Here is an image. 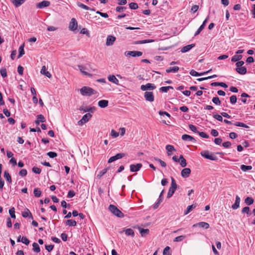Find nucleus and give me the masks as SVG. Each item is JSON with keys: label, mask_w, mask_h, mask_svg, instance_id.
Instances as JSON below:
<instances>
[{"label": "nucleus", "mask_w": 255, "mask_h": 255, "mask_svg": "<svg viewBox=\"0 0 255 255\" xmlns=\"http://www.w3.org/2000/svg\"><path fill=\"white\" fill-rule=\"evenodd\" d=\"M30 214V212L28 209H25V210L22 213V216L24 218L28 217Z\"/></svg>", "instance_id": "c03bdc74"}, {"label": "nucleus", "mask_w": 255, "mask_h": 255, "mask_svg": "<svg viewBox=\"0 0 255 255\" xmlns=\"http://www.w3.org/2000/svg\"><path fill=\"white\" fill-rule=\"evenodd\" d=\"M240 201H241V199H240V197L238 195H236L235 202L232 206V208L233 209L236 210L239 207Z\"/></svg>", "instance_id": "2eb2a0df"}, {"label": "nucleus", "mask_w": 255, "mask_h": 255, "mask_svg": "<svg viewBox=\"0 0 255 255\" xmlns=\"http://www.w3.org/2000/svg\"><path fill=\"white\" fill-rule=\"evenodd\" d=\"M156 88V86L153 84L151 83H147V84L144 85H142L140 87V89L142 91H146V90H153Z\"/></svg>", "instance_id": "6e6552de"}, {"label": "nucleus", "mask_w": 255, "mask_h": 255, "mask_svg": "<svg viewBox=\"0 0 255 255\" xmlns=\"http://www.w3.org/2000/svg\"><path fill=\"white\" fill-rule=\"evenodd\" d=\"M198 226L201 228H204L205 229H207L209 228L210 225L207 223L201 222L198 223Z\"/></svg>", "instance_id": "c756f323"}, {"label": "nucleus", "mask_w": 255, "mask_h": 255, "mask_svg": "<svg viewBox=\"0 0 255 255\" xmlns=\"http://www.w3.org/2000/svg\"><path fill=\"white\" fill-rule=\"evenodd\" d=\"M205 27H204L203 25H201L199 28L198 29V30H197V31L195 32V34H194V36H197V35H198L201 31Z\"/></svg>", "instance_id": "69168bd1"}, {"label": "nucleus", "mask_w": 255, "mask_h": 255, "mask_svg": "<svg viewBox=\"0 0 255 255\" xmlns=\"http://www.w3.org/2000/svg\"><path fill=\"white\" fill-rule=\"evenodd\" d=\"M125 55L126 56L139 57L142 55V53L137 51H126Z\"/></svg>", "instance_id": "423d86ee"}, {"label": "nucleus", "mask_w": 255, "mask_h": 255, "mask_svg": "<svg viewBox=\"0 0 255 255\" xmlns=\"http://www.w3.org/2000/svg\"><path fill=\"white\" fill-rule=\"evenodd\" d=\"M213 117L215 119L219 121L222 122L223 120L222 115H218V114H214L213 115Z\"/></svg>", "instance_id": "052dcab7"}, {"label": "nucleus", "mask_w": 255, "mask_h": 255, "mask_svg": "<svg viewBox=\"0 0 255 255\" xmlns=\"http://www.w3.org/2000/svg\"><path fill=\"white\" fill-rule=\"evenodd\" d=\"M198 134L201 137H203V138H209V136L206 134L205 132H198Z\"/></svg>", "instance_id": "0e129e2a"}, {"label": "nucleus", "mask_w": 255, "mask_h": 255, "mask_svg": "<svg viewBox=\"0 0 255 255\" xmlns=\"http://www.w3.org/2000/svg\"><path fill=\"white\" fill-rule=\"evenodd\" d=\"M186 238V236L184 235H181L178 237H176L173 240V241L174 242H180L182 241L184 239Z\"/></svg>", "instance_id": "58836bf2"}, {"label": "nucleus", "mask_w": 255, "mask_h": 255, "mask_svg": "<svg viewBox=\"0 0 255 255\" xmlns=\"http://www.w3.org/2000/svg\"><path fill=\"white\" fill-rule=\"evenodd\" d=\"M21 241L22 243L26 245H29L30 243L29 240L26 237H22L21 238Z\"/></svg>", "instance_id": "5fc2aeb1"}, {"label": "nucleus", "mask_w": 255, "mask_h": 255, "mask_svg": "<svg viewBox=\"0 0 255 255\" xmlns=\"http://www.w3.org/2000/svg\"><path fill=\"white\" fill-rule=\"evenodd\" d=\"M129 7L131 9H136L138 8V4L135 2H130L129 3Z\"/></svg>", "instance_id": "09e8293b"}, {"label": "nucleus", "mask_w": 255, "mask_h": 255, "mask_svg": "<svg viewBox=\"0 0 255 255\" xmlns=\"http://www.w3.org/2000/svg\"><path fill=\"white\" fill-rule=\"evenodd\" d=\"M125 156V154L124 153H119L117 154L116 155L112 156L109 158L108 160V163H110L114 161H115L116 160L122 158Z\"/></svg>", "instance_id": "0eeeda50"}, {"label": "nucleus", "mask_w": 255, "mask_h": 255, "mask_svg": "<svg viewBox=\"0 0 255 255\" xmlns=\"http://www.w3.org/2000/svg\"><path fill=\"white\" fill-rule=\"evenodd\" d=\"M242 213H246L249 216L252 214V213L250 212V209L249 207H245L243 208L242 210Z\"/></svg>", "instance_id": "ea45409f"}, {"label": "nucleus", "mask_w": 255, "mask_h": 255, "mask_svg": "<svg viewBox=\"0 0 255 255\" xmlns=\"http://www.w3.org/2000/svg\"><path fill=\"white\" fill-rule=\"evenodd\" d=\"M32 170L34 173L36 174H40L41 171V170L37 167H33L32 168Z\"/></svg>", "instance_id": "680f3d73"}, {"label": "nucleus", "mask_w": 255, "mask_h": 255, "mask_svg": "<svg viewBox=\"0 0 255 255\" xmlns=\"http://www.w3.org/2000/svg\"><path fill=\"white\" fill-rule=\"evenodd\" d=\"M170 248L168 246L165 247L163 251V255H170L171 254L168 253V251L170 250Z\"/></svg>", "instance_id": "e2e57ef3"}, {"label": "nucleus", "mask_w": 255, "mask_h": 255, "mask_svg": "<svg viewBox=\"0 0 255 255\" xmlns=\"http://www.w3.org/2000/svg\"><path fill=\"white\" fill-rule=\"evenodd\" d=\"M243 56L242 55H234L231 59V61L233 62H237L240 60L242 58Z\"/></svg>", "instance_id": "7c9ffc66"}, {"label": "nucleus", "mask_w": 255, "mask_h": 255, "mask_svg": "<svg viewBox=\"0 0 255 255\" xmlns=\"http://www.w3.org/2000/svg\"><path fill=\"white\" fill-rule=\"evenodd\" d=\"M9 213L10 215L11 218H15V210L14 208H11L9 210Z\"/></svg>", "instance_id": "864d4df0"}, {"label": "nucleus", "mask_w": 255, "mask_h": 255, "mask_svg": "<svg viewBox=\"0 0 255 255\" xmlns=\"http://www.w3.org/2000/svg\"><path fill=\"white\" fill-rule=\"evenodd\" d=\"M77 5L79 7H81L82 8L85 9L86 10H89V9H90V8L89 7H88V6L85 5L83 3H80V2H78L77 3Z\"/></svg>", "instance_id": "de8ad7c7"}, {"label": "nucleus", "mask_w": 255, "mask_h": 255, "mask_svg": "<svg viewBox=\"0 0 255 255\" xmlns=\"http://www.w3.org/2000/svg\"><path fill=\"white\" fill-rule=\"evenodd\" d=\"M182 139L185 141H190L192 142H195L196 140L195 138L188 134H183L181 137Z\"/></svg>", "instance_id": "a211bd4d"}, {"label": "nucleus", "mask_w": 255, "mask_h": 255, "mask_svg": "<svg viewBox=\"0 0 255 255\" xmlns=\"http://www.w3.org/2000/svg\"><path fill=\"white\" fill-rule=\"evenodd\" d=\"M236 71L241 75H244L247 73V68L245 67H237Z\"/></svg>", "instance_id": "412c9836"}, {"label": "nucleus", "mask_w": 255, "mask_h": 255, "mask_svg": "<svg viewBox=\"0 0 255 255\" xmlns=\"http://www.w3.org/2000/svg\"><path fill=\"white\" fill-rule=\"evenodd\" d=\"M142 165L141 163H137L136 165L131 164L130 165V171L131 172H136L140 170L142 167Z\"/></svg>", "instance_id": "ddd939ff"}, {"label": "nucleus", "mask_w": 255, "mask_h": 255, "mask_svg": "<svg viewBox=\"0 0 255 255\" xmlns=\"http://www.w3.org/2000/svg\"><path fill=\"white\" fill-rule=\"evenodd\" d=\"M254 202V199L250 197H247L245 200V203L248 205H251V204H253Z\"/></svg>", "instance_id": "c9c22d12"}, {"label": "nucleus", "mask_w": 255, "mask_h": 255, "mask_svg": "<svg viewBox=\"0 0 255 255\" xmlns=\"http://www.w3.org/2000/svg\"><path fill=\"white\" fill-rule=\"evenodd\" d=\"M75 195V192L73 190H70L67 194L68 198H72L74 197Z\"/></svg>", "instance_id": "774afa93"}, {"label": "nucleus", "mask_w": 255, "mask_h": 255, "mask_svg": "<svg viewBox=\"0 0 255 255\" xmlns=\"http://www.w3.org/2000/svg\"><path fill=\"white\" fill-rule=\"evenodd\" d=\"M54 247V246L53 245L45 246L46 250H47L49 252H51L53 249Z\"/></svg>", "instance_id": "338daca9"}, {"label": "nucleus", "mask_w": 255, "mask_h": 255, "mask_svg": "<svg viewBox=\"0 0 255 255\" xmlns=\"http://www.w3.org/2000/svg\"><path fill=\"white\" fill-rule=\"evenodd\" d=\"M212 102L217 105H221V101L218 97H214L212 99Z\"/></svg>", "instance_id": "3c124183"}, {"label": "nucleus", "mask_w": 255, "mask_h": 255, "mask_svg": "<svg viewBox=\"0 0 255 255\" xmlns=\"http://www.w3.org/2000/svg\"><path fill=\"white\" fill-rule=\"evenodd\" d=\"M47 154L50 158H54L57 156V153L53 151H49L47 153Z\"/></svg>", "instance_id": "bf43d9fd"}, {"label": "nucleus", "mask_w": 255, "mask_h": 255, "mask_svg": "<svg viewBox=\"0 0 255 255\" xmlns=\"http://www.w3.org/2000/svg\"><path fill=\"white\" fill-rule=\"evenodd\" d=\"M111 135L113 138H116V137H117L119 135V133L117 132L114 129H112L111 132Z\"/></svg>", "instance_id": "6e6d98bb"}, {"label": "nucleus", "mask_w": 255, "mask_h": 255, "mask_svg": "<svg viewBox=\"0 0 255 255\" xmlns=\"http://www.w3.org/2000/svg\"><path fill=\"white\" fill-rule=\"evenodd\" d=\"M201 155L204 158L211 160H217V157L213 153L210 152L208 150H203L200 152Z\"/></svg>", "instance_id": "20e7f679"}, {"label": "nucleus", "mask_w": 255, "mask_h": 255, "mask_svg": "<svg viewBox=\"0 0 255 255\" xmlns=\"http://www.w3.org/2000/svg\"><path fill=\"white\" fill-rule=\"evenodd\" d=\"M33 250L36 253H39L40 251V249L39 245L36 243H34L32 244Z\"/></svg>", "instance_id": "e433bc0d"}, {"label": "nucleus", "mask_w": 255, "mask_h": 255, "mask_svg": "<svg viewBox=\"0 0 255 255\" xmlns=\"http://www.w3.org/2000/svg\"><path fill=\"white\" fill-rule=\"evenodd\" d=\"M78 26L77 22L75 18H72L69 23V28L71 30H75L77 29Z\"/></svg>", "instance_id": "9d476101"}, {"label": "nucleus", "mask_w": 255, "mask_h": 255, "mask_svg": "<svg viewBox=\"0 0 255 255\" xmlns=\"http://www.w3.org/2000/svg\"><path fill=\"white\" fill-rule=\"evenodd\" d=\"M190 74L193 76H198L203 75L204 73H199L198 72H196L194 70H191L190 72Z\"/></svg>", "instance_id": "37998d69"}, {"label": "nucleus", "mask_w": 255, "mask_h": 255, "mask_svg": "<svg viewBox=\"0 0 255 255\" xmlns=\"http://www.w3.org/2000/svg\"><path fill=\"white\" fill-rule=\"evenodd\" d=\"M24 44L21 45L19 48V54L18 56V58H20L24 54Z\"/></svg>", "instance_id": "473e14b6"}, {"label": "nucleus", "mask_w": 255, "mask_h": 255, "mask_svg": "<svg viewBox=\"0 0 255 255\" xmlns=\"http://www.w3.org/2000/svg\"><path fill=\"white\" fill-rule=\"evenodd\" d=\"M26 0H12L11 2L15 7H18L22 5Z\"/></svg>", "instance_id": "f3484780"}, {"label": "nucleus", "mask_w": 255, "mask_h": 255, "mask_svg": "<svg viewBox=\"0 0 255 255\" xmlns=\"http://www.w3.org/2000/svg\"><path fill=\"white\" fill-rule=\"evenodd\" d=\"M109 101L108 100H102L98 102V106L102 108H105L108 106Z\"/></svg>", "instance_id": "6ab92c4d"}, {"label": "nucleus", "mask_w": 255, "mask_h": 255, "mask_svg": "<svg viewBox=\"0 0 255 255\" xmlns=\"http://www.w3.org/2000/svg\"><path fill=\"white\" fill-rule=\"evenodd\" d=\"M116 40V37L113 35H108L107 38L106 44L107 46L113 45Z\"/></svg>", "instance_id": "9b49d317"}, {"label": "nucleus", "mask_w": 255, "mask_h": 255, "mask_svg": "<svg viewBox=\"0 0 255 255\" xmlns=\"http://www.w3.org/2000/svg\"><path fill=\"white\" fill-rule=\"evenodd\" d=\"M108 80L110 82H112V83H114V84H115L116 85H119V80L116 78V77L114 75H110V76H109L108 77Z\"/></svg>", "instance_id": "393cba45"}, {"label": "nucleus", "mask_w": 255, "mask_h": 255, "mask_svg": "<svg viewBox=\"0 0 255 255\" xmlns=\"http://www.w3.org/2000/svg\"><path fill=\"white\" fill-rule=\"evenodd\" d=\"M40 73L41 74L44 75L49 78H50L51 77V74L48 71H46L45 66H43L42 67Z\"/></svg>", "instance_id": "aec40b11"}, {"label": "nucleus", "mask_w": 255, "mask_h": 255, "mask_svg": "<svg viewBox=\"0 0 255 255\" xmlns=\"http://www.w3.org/2000/svg\"><path fill=\"white\" fill-rule=\"evenodd\" d=\"M169 89H173L171 86L162 87L160 88V90L162 92L166 93Z\"/></svg>", "instance_id": "a18cd8bd"}, {"label": "nucleus", "mask_w": 255, "mask_h": 255, "mask_svg": "<svg viewBox=\"0 0 255 255\" xmlns=\"http://www.w3.org/2000/svg\"><path fill=\"white\" fill-rule=\"evenodd\" d=\"M108 170V168H105L102 171H101L97 175V178L98 179H100L106 173Z\"/></svg>", "instance_id": "f704fd0d"}, {"label": "nucleus", "mask_w": 255, "mask_h": 255, "mask_svg": "<svg viewBox=\"0 0 255 255\" xmlns=\"http://www.w3.org/2000/svg\"><path fill=\"white\" fill-rule=\"evenodd\" d=\"M0 73L3 78H5L7 76V72L5 68H2L0 70Z\"/></svg>", "instance_id": "603ef678"}, {"label": "nucleus", "mask_w": 255, "mask_h": 255, "mask_svg": "<svg viewBox=\"0 0 255 255\" xmlns=\"http://www.w3.org/2000/svg\"><path fill=\"white\" fill-rule=\"evenodd\" d=\"M140 233L141 235V236H145V235H147L149 231L148 229H139Z\"/></svg>", "instance_id": "79ce46f5"}, {"label": "nucleus", "mask_w": 255, "mask_h": 255, "mask_svg": "<svg viewBox=\"0 0 255 255\" xmlns=\"http://www.w3.org/2000/svg\"><path fill=\"white\" fill-rule=\"evenodd\" d=\"M92 115L90 113H87L84 115L81 120H80L78 124L80 126L83 125L84 123H87L91 118Z\"/></svg>", "instance_id": "39448f33"}, {"label": "nucleus", "mask_w": 255, "mask_h": 255, "mask_svg": "<svg viewBox=\"0 0 255 255\" xmlns=\"http://www.w3.org/2000/svg\"><path fill=\"white\" fill-rule=\"evenodd\" d=\"M78 68H79V70L80 71V72L81 73H82L84 75H87V76H91V74H89L87 72V70H88V69L86 67H85V66L82 65H78Z\"/></svg>", "instance_id": "dca6fc26"}, {"label": "nucleus", "mask_w": 255, "mask_h": 255, "mask_svg": "<svg viewBox=\"0 0 255 255\" xmlns=\"http://www.w3.org/2000/svg\"><path fill=\"white\" fill-rule=\"evenodd\" d=\"M171 186L169 189V191H168V192L167 194V198H169L172 196V195L174 193V192L177 188V184H176L175 179L173 177H171Z\"/></svg>", "instance_id": "7ed1b4c3"}, {"label": "nucleus", "mask_w": 255, "mask_h": 255, "mask_svg": "<svg viewBox=\"0 0 255 255\" xmlns=\"http://www.w3.org/2000/svg\"><path fill=\"white\" fill-rule=\"evenodd\" d=\"M109 210L116 216L119 218L124 217V214L115 205H110Z\"/></svg>", "instance_id": "f03ea898"}, {"label": "nucleus", "mask_w": 255, "mask_h": 255, "mask_svg": "<svg viewBox=\"0 0 255 255\" xmlns=\"http://www.w3.org/2000/svg\"><path fill=\"white\" fill-rule=\"evenodd\" d=\"M80 91L81 95L83 96H91L97 93V92L95 90L87 86L83 87Z\"/></svg>", "instance_id": "f257e3e1"}, {"label": "nucleus", "mask_w": 255, "mask_h": 255, "mask_svg": "<svg viewBox=\"0 0 255 255\" xmlns=\"http://www.w3.org/2000/svg\"><path fill=\"white\" fill-rule=\"evenodd\" d=\"M50 4V2L47 0H43L36 4V7L38 8H43L45 7L49 6Z\"/></svg>", "instance_id": "f8f14e48"}, {"label": "nucleus", "mask_w": 255, "mask_h": 255, "mask_svg": "<svg viewBox=\"0 0 255 255\" xmlns=\"http://www.w3.org/2000/svg\"><path fill=\"white\" fill-rule=\"evenodd\" d=\"M179 69V68L178 66H174L172 67H170L168 69H167L166 70V72L168 73L173 72V73H176L177 72Z\"/></svg>", "instance_id": "bb28decb"}, {"label": "nucleus", "mask_w": 255, "mask_h": 255, "mask_svg": "<svg viewBox=\"0 0 255 255\" xmlns=\"http://www.w3.org/2000/svg\"><path fill=\"white\" fill-rule=\"evenodd\" d=\"M167 151L168 155L170 156L172 154L171 152L172 151H175V149L174 146L171 145H167L165 147Z\"/></svg>", "instance_id": "a878e982"}, {"label": "nucleus", "mask_w": 255, "mask_h": 255, "mask_svg": "<svg viewBox=\"0 0 255 255\" xmlns=\"http://www.w3.org/2000/svg\"><path fill=\"white\" fill-rule=\"evenodd\" d=\"M144 98L147 101L152 102L154 101V97L152 92H145L144 95Z\"/></svg>", "instance_id": "1a4fd4ad"}, {"label": "nucleus", "mask_w": 255, "mask_h": 255, "mask_svg": "<svg viewBox=\"0 0 255 255\" xmlns=\"http://www.w3.org/2000/svg\"><path fill=\"white\" fill-rule=\"evenodd\" d=\"M3 176L7 182H8L9 183H11L12 180H11V176L9 175V174L8 173L7 171H5L4 172Z\"/></svg>", "instance_id": "2f4dec72"}, {"label": "nucleus", "mask_w": 255, "mask_h": 255, "mask_svg": "<svg viewBox=\"0 0 255 255\" xmlns=\"http://www.w3.org/2000/svg\"><path fill=\"white\" fill-rule=\"evenodd\" d=\"M33 193L34 196L36 197H39L41 195V191L38 188H34Z\"/></svg>", "instance_id": "4c0bfd02"}, {"label": "nucleus", "mask_w": 255, "mask_h": 255, "mask_svg": "<svg viewBox=\"0 0 255 255\" xmlns=\"http://www.w3.org/2000/svg\"><path fill=\"white\" fill-rule=\"evenodd\" d=\"M195 46L194 44H192L190 45H186L185 46H184L181 50V51L182 53L186 52L188 51H189L192 48Z\"/></svg>", "instance_id": "5701e85b"}, {"label": "nucleus", "mask_w": 255, "mask_h": 255, "mask_svg": "<svg viewBox=\"0 0 255 255\" xmlns=\"http://www.w3.org/2000/svg\"><path fill=\"white\" fill-rule=\"evenodd\" d=\"M155 40L154 39H146V40H142L136 41L134 42L135 44H145L147 43L153 42Z\"/></svg>", "instance_id": "b1692460"}, {"label": "nucleus", "mask_w": 255, "mask_h": 255, "mask_svg": "<svg viewBox=\"0 0 255 255\" xmlns=\"http://www.w3.org/2000/svg\"><path fill=\"white\" fill-rule=\"evenodd\" d=\"M235 125L237 127H243L245 128H249V127L243 123L236 122Z\"/></svg>", "instance_id": "49530a36"}, {"label": "nucleus", "mask_w": 255, "mask_h": 255, "mask_svg": "<svg viewBox=\"0 0 255 255\" xmlns=\"http://www.w3.org/2000/svg\"><path fill=\"white\" fill-rule=\"evenodd\" d=\"M189 129L195 133H198L199 131L197 130L196 127L193 125H189Z\"/></svg>", "instance_id": "4d7b16f0"}, {"label": "nucleus", "mask_w": 255, "mask_h": 255, "mask_svg": "<svg viewBox=\"0 0 255 255\" xmlns=\"http://www.w3.org/2000/svg\"><path fill=\"white\" fill-rule=\"evenodd\" d=\"M230 102L232 104H235L237 102V98L236 95H233L230 98Z\"/></svg>", "instance_id": "8fccbe9b"}, {"label": "nucleus", "mask_w": 255, "mask_h": 255, "mask_svg": "<svg viewBox=\"0 0 255 255\" xmlns=\"http://www.w3.org/2000/svg\"><path fill=\"white\" fill-rule=\"evenodd\" d=\"M180 164L182 167H184L186 166V161L183 157V155H181L179 157Z\"/></svg>", "instance_id": "cd10ccee"}, {"label": "nucleus", "mask_w": 255, "mask_h": 255, "mask_svg": "<svg viewBox=\"0 0 255 255\" xmlns=\"http://www.w3.org/2000/svg\"><path fill=\"white\" fill-rule=\"evenodd\" d=\"M123 232H125V234L127 236L134 237V232L133 230L130 228L127 229L121 232V233H122Z\"/></svg>", "instance_id": "4be33fe9"}, {"label": "nucleus", "mask_w": 255, "mask_h": 255, "mask_svg": "<svg viewBox=\"0 0 255 255\" xmlns=\"http://www.w3.org/2000/svg\"><path fill=\"white\" fill-rule=\"evenodd\" d=\"M65 225L69 226L75 227L77 225V222L75 220L70 219L66 221Z\"/></svg>", "instance_id": "c85d7f7f"}, {"label": "nucleus", "mask_w": 255, "mask_h": 255, "mask_svg": "<svg viewBox=\"0 0 255 255\" xmlns=\"http://www.w3.org/2000/svg\"><path fill=\"white\" fill-rule=\"evenodd\" d=\"M191 173V170L189 168H184L181 172V176L183 178H187L189 176Z\"/></svg>", "instance_id": "4468645a"}, {"label": "nucleus", "mask_w": 255, "mask_h": 255, "mask_svg": "<svg viewBox=\"0 0 255 255\" xmlns=\"http://www.w3.org/2000/svg\"><path fill=\"white\" fill-rule=\"evenodd\" d=\"M27 170L25 169H22L19 171V175L21 177H24L27 175Z\"/></svg>", "instance_id": "13d9d810"}, {"label": "nucleus", "mask_w": 255, "mask_h": 255, "mask_svg": "<svg viewBox=\"0 0 255 255\" xmlns=\"http://www.w3.org/2000/svg\"><path fill=\"white\" fill-rule=\"evenodd\" d=\"M241 169L242 171L246 172L248 170H251L252 169V166L251 165H242L241 166Z\"/></svg>", "instance_id": "72a5a7b5"}, {"label": "nucleus", "mask_w": 255, "mask_h": 255, "mask_svg": "<svg viewBox=\"0 0 255 255\" xmlns=\"http://www.w3.org/2000/svg\"><path fill=\"white\" fill-rule=\"evenodd\" d=\"M196 205H194V204L188 206L187 208L186 211L184 213V214L185 215L188 214L189 213H190L192 209L195 208L196 207Z\"/></svg>", "instance_id": "a19ab883"}]
</instances>
